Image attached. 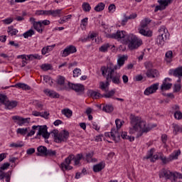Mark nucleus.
<instances>
[{
    "label": "nucleus",
    "instance_id": "f257e3e1",
    "mask_svg": "<svg viewBox=\"0 0 182 182\" xmlns=\"http://www.w3.org/2000/svg\"><path fill=\"white\" fill-rule=\"evenodd\" d=\"M127 59L128 56L124 55L118 58L117 65H114L113 63L109 62L107 63V66L101 67L102 75H106V73H108L107 79H112L114 85H120V74L116 70L120 69L122 66L124 65V63Z\"/></svg>",
    "mask_w": 182,
    "mask_h": 182
},
{
    "label": "nucleus",
    "instance_id": "f03ea898",
    "mask_svg": "<svg viewBox=\"0 0 182 182\" xmlns=\"http://www.w3.org/2000/svg\"><path fill=\"white\" fill-rule=\"evenodd\" d=\"M106 38H109V39H117L120 41L122 39L124 43H129V48L131 50L134 49H137L140 46H141L142 41L139 39L137 36L133 34L127 35V33L124 31H117L115 33L107 34Z\"/></svg>",
    "mask_w": 182,
    "mask_h": 182
},
{
    "label": "nucleus",
    "instance_id": "7ed1b4c3",
    "mask_svg": "<svg viewBox=\"0 0 182 182\" xmlns=\"http://www.w3.org/2000/svg\"><path fill=\"white\" fill-rule=\"evenodd\" d=\"M130 123L132 124V127H129V134H134V133H141L140 136L143 134V133H147V132H150V128L146 126V122L143 119H141L139 117L132 116L130 117Z\"/></svg>",
    "mask_w": 182,
    "mask_h": 182
},
{
    "label": "nucleus",
    "instance_id": "20e7f679",
    "mask_svg": "<svg viewBox=\"0 0 182 182\" xmlns=\"http://www.w3.org/2000/svg\"><path fill=\"white\" fill-rule=\"evenodd\" d=\"M115 124L117 126V128H112L110 132H106L105 134V140H107L108 143H112V141L107 139L108 138L112 139V140L115 141V143H119V141H120V132H119V129L122 127V126L123 125V122L120 121V119H117L115 120Z\"/></svg>",
    "mask_w": 182,
    "mask_h": 182
},
{
    "label": "nucleus",
    "instance_id": "39448f33",
    "mask_svg": "<svg viewBox=\"0 0 182 182\" xmlns=\"http://www.w3.org/2000/svg\"><path fill=\"white\" fill-rule=\"evenodd\" d=\"M38 127V132L36 136V139H41L39 136H42L43 139H49L50 136V133L48 132V127L46 125H34L32 127L33 130L28 133L27 137H31L35 134V130H36Z\"/></svg>",
    "mask_w": 182,
    "mask_h": 182
},
{
    "label": "nucleus",
    "instance_id": "423d86ee",
    "mask_svg": "<svg viewBox=\"0 0 182 182\" xmlns=\"http://www.w3.org/2000/svg\"><path fill=\"white\" fill-rule=\"evenodd\" d=\"M51 134L55 143L68 141V139H69V132L66 130H63V132L59 133V131L54 129L51 132Z\"/></svg>",
    "mask_w": 182,
    "mask_h": 182
},
{
    "label": "nucleus",
    "instance_id": "0eeeda50",
    "mask_svg": "<svg viewBox=\"0 0 182 182\" xmlns=\"http://www.w3.org/2000/svg\"><path fill=\"white\" fill-rule=\"evenodd\" d=\"M159 178H165V180H171V182H176V174L166 168H162L159 173Z\"/></svg>",
    "mask_w": 182,
    "mask_h": 182
},
{
    "label": "nucleus",
    "instance_id": "6e6552de",
    "mask_svg": "<svg viewBox=\"0 0 182 182\" xmlns=\"http://www.w3.org/2000/svg\"><path fill=\"white\" fill-rule=\"evenodd\" d=\"M75 159V155L70 154L65 159L64 162H62L60 165V168L63 171H65V170H72L73 167L70 166V163H72V160Z\"/></svg>",
    "mask_w": 182,
    "mask_h": 182
},
{
    "label": "nucleus",
    "instance_id": "1a4fd4ad",
    "mask_svg": "<svg viewBox=\"0 0 182 182\" xmlns=\"http://www.w3.org/2000/svg\"><path fill=\"white\" fill-rule=\"evenodd\" d=\"M70 89L75 90L77 95H85V85L82 84L68 83Z\"/></svg>",
    "mask_w": 182,
    "mask_h": 182
},
{
    "label": "nucleus",
    "instance_id": "9d476101",
    "mask_svg": "<svg viewBox=\"0 0 182 182\" xmlns=\"http://www.w3.org/2000/svg\"><path fill=\"white\" fill-rule=\"evenodd\" d=\"M172 0H158L159 6H156L154 9V12H158V11H164L166 6H168L169 4H171Z\"/></svg>",
    "mask_w": 182,
    "mask_h": 182
},
{
    "label": "nucleus",
    "instance_id": "9b49d317",
    "mask_svg": "<svg viewBox=\"0 0 182 182\" xmlns=\"http://www.w3.org/2000/svg\"><path fill=\"white\" fill-rule=\"evenodd\" d=\"M77 52V50L76 49V47L74 46H69L66 47L62 53L63 58H66V56H69V55L72 53H76Z\"/></svg>",
    "mask_w": 182,
    "mask_h": 182
},
{
    "label": "nucleus",
    "instance_id": "f8f14e48",
    "mask_svg": "<svg viewBox=\"0 0 182 182\" xmlns=\"http://www.w3.org/2000/svg\"><path fill=\"white\" fill-rule=\"evenodd\" d=\"M159 90V83H155L151 85L150 87H147L144 94L146 96H149V95H153V93H156Z\"/></svg>",
    "mask_w": 182,
    "mask_h": 182
},
{
    "label": "nucleus",
    "instance_id": "ddd939ff",
    "mask_svg": "<svg viewBox=\"0 0 182 182\" xmlns=\"http://www.w3.org/2000/svg\"><path fill=\"white\" fill-rule=\"evenodd\" d=\"M102 76H106V82H100V88L101 90H103L104 92H107L109 90H107V86H109V82H113V80L108 79L109 77V73H106L105 75H102Z\"/></svg>",
    "mask_w": 182,
    "mask_h": 182
},
{
    "label": "nucleus",
    "instance_id": "4468645a",
    "mask_svg": "<svg viewBox=\"0 0 182 182\" xmlns=\"http://www.w3.org/2000/svg\"><path fill=\"white\" fill-rule=\"evenodd\" d=\"M147 77L151 79H155V77H159L160 76V73L157 70L149 69L146 71V73Z\"/></svg>",
    "mask_w": 182,
    "mask_h": 182
},
{
    "label": "nucleus",
    "instance_id": "2eb2a0df",
    "mask_svg": "<svg viewBox=\"0 0 182 182\" xmlns=\"http://www.w3.org/2000/svg\"><path fill=\"white\" fill-rule=\"evenodd\" d=\"M12 119L13 120H18V126H22L23 124H25V123H29V120H31V118H22L19 116H14L12 117Z\"/></svg>",
    "mask_w": 182,
    "mask_h": 182
},
{
    "label": "nucleus",
    "instance_id": "dca6fc26",
    "mask_svg": "<svg viewBox=\"0 0 182 182\" xmlns=\"http://www.w3.org/2000/svg\"><path fill=\"white\" fill-rule=\"evenodd\" d=\"M105 167H106V164L105 162H100L93 166V171L94 173H100Z\"/></svg>",
    "mask_w": 182,
    "mask_h": 182
},
{
    "label": "nucleus",
    "instance_id": "f3484780",
    "mask_svg": "<svg viewBox=\"0 0 182 182\" xmlns=\"http://www.w3.org/2000/svg\"><path fill=\"white\" fill-rule=\"evenodd\" d=\"M48 150V148H46V146H39L38 148H37V153L36 154V156H46V151Z\"/></svg>",
    "mask_w": 182,
    "mask_h": 182
},
{
    "label": "nucleus",
    "instance_id": "a211bd4d",
    "mask_svg": "<svg viewBox=\"0 0 182 182\" xmlns=\"http://www.w3.org/2000/svg\"><path fill=\"white\" fill-rule=\"evenodd\" d=\"M159 35L158 36H162L165 38V39H167V38L170 36V34L168 33V31H167V29H166V27L164 26L161 27V28H159Z\"/></svg>",
    "mask_w": 182,
    "mask_h": 182
},
{
    "label": "nucleus",
    "instance_id": "6ab92c4d",
    "mask_svg": "<svg viewBox=\"0 0 182 182\" xmlns=\"http://www.w3.org/2000/svg\"><path fill=\"white\" fill-rule=\"evenodd\" d=\"M4 106H6V109H9V110H11V109H14V107H16L18 106V102L16 101H6L4 103Z\"/></svg>",
    "mask_w": 182,
    "mask_h": 182
},
{
    "label": "nucleus",
    "instance_id": "aec40b11",
    "mask_svg": "<svg viewBox=\"0 0 182 182\" xmlns=\"http://www.w3.org/2000/svg\"><path fill=\"white\" fill-rule=\"evenodd\" d=\"M87 95H88V96H90V97H92V99H99L100 96L102 97V95H100V92L93 91L92 90H89L87 92Z\"/></svg>",
    "mask_w": 182,
    "mask_h": 182
},
{
    "label": "nucleus",
    "instance_id": "412c9836",
    "mask_svg": "<svg viewBox=\"0 0 182 182\" xmlns=\"http://www.w3.org/2000/svg\"><path fill=\"white\" fill-rule=\"evenodd\" d=\"M168 80H171L170 78H166L165 82H163V84L161 86V90H169V89H171V86H173V84L168 83L166 84V82Z\"/></svg>",
    "mask_w": 182,
    "mask_h": 182
},
{
    "label": "nucleus",
    "instance_id": "4be33fe9",
    "mask_svg": "<svg viewBox=\"0 0 182 182\" xmlns=\"http://www.w3.org/2000/svg\"><path fill=\"white\" fill-rule=\"evenodd\" d=\"M139 32L141 35L147 36V38H151V36H153V32L151 31H146L144 28H139Z\"/></svg>",
    "mask_w": 182,
    "mask_h": 182
},
{
    "label": "nucleus",
    "instance_id": "5701e85b",
    "mask_svg": "<svg viewBox=\"0 0 182 182\" xmlns=\"http://www.w3.org/2000/svg\"><path fill=\"white\" fill-rule=\"evenodd\" d=\"M165 60L167 63H171L173 62V51L168 50L165 54Z\"/></svg>",
    "mask_w": 182,
    "mask_h": 182
},
{
    "label": "nucleus",
    "instance_id": "b1692460",
    "mask_svg": "<svg viewBox=\"0 0 182 182\" xmlns=\"http://www.w3.org/2000/svg\"><path fill=\"white\" fill-rule=\"evenodd\" d=\"M180 154H181V151L180 149L174 151L171 155H169V160H177Z\"/></svg>",
    "mask_w": 182,
    "mask_h": 182
},
{
    "label": "nucleus",
    "instance_id": "393cba45",
    "mask_svg": "<svg viewBox=\"0 0 182 182\" xmlns=\"http://www.w3.org/2000/svg\"><path fill=\"white\" fill-rule=\"evenodd\" d=\"M114 110V107L112 105H103L102 112H105V113H112Z\"/></svg>",
    "mask_w": 182,
    "mask_h": 182
},
{
    "label": "nucleus",
    "instance_id": "a878e982",
    "mask_svg": "<svg viewBox=\"0 0 182 182\" xmlns=\"http://www.w3.org/2000/svg\"><path fill=\"white\" fill-rule=\"evenodd\" d=\"M55 46H56V45L53 44L52 46H48L46 47L43 48V49L41 50L42 55H46V53H49L50 50H53V48H55Z\"/></svg>",
    "mask_w": 182,
    "mask_h": 182
},
{
    "label": "nucleus",
    "instance_id": "bb28decb",
    "mask_svg": "<svg viewBox=\"0 0 182 182\" xmlns=\"http://www.w3.org/2000/svg\"><path fill=\"white\" fill-rule=\"evenodd\" d=\"M13 87H18V89H23V90H31V87L25 83H17Z\"/></svg>",
    "mask_w": 182,
    "mask_h": 182
},
{
    "label": "nucleus",
    "instance_id": "cd10ccee",
    "mask_svg": "<svg viewBox=\"0 0 182 182\" xmlns=\"http://www.w3.org/2000/svg\"><path fill=\"white\" fill-rule=\"evenodd\" d=\"M33 28L36 29V31H37V32H39V33H42V32H43V28H42L41 21H37V23H34Z\"/></svg>",
    "mask_w": 182,
    "mask_h": 182
},
{
    "label": "nucleus",
    "instance_id": "c85d7f7f",
    "mask_svg": "<svg viewBox=\"0 0 182 182\" xmlns=\"http://www.w3.org/2000/svg\"><path fill=\"white\" fill-rule=\"evenodd\" d=\"M44 92L48 94L50 97H54L58 99L59 97V95L55 91H50L49 90H44Z\"/></svg>",
    "mask_w": 182,
    "mask_h": 182
},
{
    "label": "nucleus",
    "instance_id": "c756f323",
    "mask_svg": "<svg viewBox=\"0 0 182 182\" xmlns=\"http://www.w3.org/2000/svg\"><path fill=\"white\" fill-rule=\"evenodd\" d=\"M121 137L125 140H129V141H134V136H130L127 135V132H122L120 134Z\"/></svg>",
    "mask_w": 182,
    "mask_h": 182
},
{
    "label": "nucleus",
    "instance_id": "7c9ffc66",
    "mask_svg": "<svg viewBox=\"0 0 182 182\" xmlns=\"http://www.w3.org/2000/svg\"><path fill=\"white\" fill-rule=\"evenodd\" d=\"M173 134L176 135L178 133H182V127L180 125L173 124Z\"/></svg>",
    "mask_w": 182,
    "mask_h": 182
},
{
    "label": "nucleus",
    "instance_id": "2f4dec72",
    "mask_svg": "<svg viewBox=\"0 0 182 182\" xmlns=\"http://www.w3.org/2000/svg\"><path fill=\"white\" fill-rule=\"evenodd\" d=\"M61 113L66 117H72L73 112L70 109H63L61 110Z\"/></svg>",
    "mask_w": 182,
    "mask_h": 182
},
{
    "label": "nucleus",
    "instance_id": "473e14b6",
    "mask_svg": "<svg viewBox=\"0 0 182 182\" xmlns=\"http://www.w3.org/2000/svg\"><path fill=\"white\" fill-rule=\"evenodd\" d=\"M82 8L84 12H90V9H92V6H90V4L87 2H84L82 5Z\"/></svg>",
    "mask_w": 182,
    "mask_h": 182
},
{
    "label": "nucleus",
    "instance_id": "72a5a7b5",
    "mask_svg": "<svg viewBox=\"0 0 182 182\" xmlns=\"http://www.w3.org/2000/svg\"><path fill=\"white\" fill-rule=\"evenodd\" d=\"M105 6L106 5L104 4V3H99L95 7V12H102L105 9Z\"/></svg>",
    "mask_w": 182,
    "mask_h": 182
},
{
    "label": "nucleus",
    "instance_id": "f704fd0d",
    "mask_svg": "<svg viewBox=\"0 0 182 182\" xmlns=\"http://www.w3.org/2000/svg\"><path fill=\"white\" fill-rule=\"evenodd\" d=\"M45 157H56V151L47 149Z\"/></svg>",
    "mask_w": 182,
    "mask_h": 182
},
{
    "label": "nucleus",
    "instance_id": "c9c22d12",
    "mask_svg": "<svg viewBox=\"0 0 182 182\" xmlns=\"http://www.w3.org/2000/svg\"><path fill=\"white\" fill-rule=\"evenodd\" d=\"M33 35H35V31L33 29H30L24 33L23 36L25 38V39H28V38H31Z\"/></svg>",
    "mask_w": 182,
    "mask_h": 182
},
{
    "label": "nucleus",
    "instance_id": "e433bc0d",
    "mask_svg": "<svg viewBox=\"0 0 182 182\" xmlns=\"http://www.w3.org/2000/svg\"><path fill=\"white\" fill-rule=\"evenodd\" d=\"M8 33H10L11 36H14V35H16L18 33V30L16 28H14V26H11L8 27Z\"/></svg>",
    "mask_w": 182,
    "mask_h": 182
},
{
    "label": "nucleus",
    "instance_id": "4c0bfd02",
    "mask_svg": "<svg viewBox=\"0 0 182 182\" xmlns=\"http://www.w3.org/2000/svg\"><path fill=\"white\" fill-rule=\"evenodd\" d=\"M115 93H116V91L114 90H112L111 91L108 92L107 93L102 95V97H106V99H110L111 97H113V96H114Z\"/></svg>",
    "mask_w": 182,
    "mask_h": 182
},
{
    "label": "nucleus",
    "instance_id": "58836bf2",
    "mask_svg": "<svg viewBox=\"0 0 182 182\" xmlns=\"http://www.w3.org/2000/svg\"><path fill=\"white\" fill-rule=\"evenodd\" d=\"M150 22H151V20H150V18H145L144 20H143L141 23V29H144L145 28H147V26L149 25V23H150Z\"/></svg>",
    "mask_w": 182,
    "mask_h": 182
},
{
    "label": "nucleus",
    "instance_id": "ea45409f",
    "mask_svg": "<svg viewBox=\"0 0 182 182\" xmlns=\"http://www.w3.org/2000/svg\"><path fill=\"white\" fill-rule=\"evenodd\" d=\"M82 157H83V155L78 154L76 155V156H74V161H75V166H78L80 163V160H82Z\"/></svg>",
    "mask_w": 182,
    "mask_h": 182
},
{
    "label": "nucleus",
    "instance_id": "a19ab883",
    "mask_svg": "<svg viewBox=\"0 0 182 182\" xmlns=\"http://www.w3.org/2000/svg\"><path fill=\"white\" fill-rule=\"evenodd\" d=\"M36 15H50V10H38L36 12Z\"/></svg>",
    "mask_w": 182,
    "mask_h": 182
},
{
    "label": "nucleus",
    "instance_id": "79ce46f5",
    "mask_svg": "<svg viewBox=\"0 0 182 182\" xmlns=\"http://www.w3.org/2000/svg\"><path fill=\"white\" fill-rule=\"evenodd\" d=\"M61 13L62 9L50 10V15L54 17L59 16V15H60Z\"/></svg>",
    "mask_w": 182,
    "mask_h": 182
},
{
    "label": "nucleus",
    "instance_id": "37998d69",
    "mask_svg": "<svg viewBox=\"0 0 182 182\" xmlns=\"http://www.w3.org/2000/svg\"><path fill=\"white\" fill-rule=\"evenodd\" d=\"M18 134H21V136H25L28 133V128H18L16 130Z\"/></svg>",
    "mask_w": 182,
    "mask_h": 182
},
{
    "label": "nucleus",
    "instance_id": "c03bdc74",
    "mask_svg": "<svg viewBox=\"0 0 182 182\" xmlns=\"http://www.w3.org/2000/svg\"><path fill=\"white\" fill-rule=\"evenodd\" d=\"M164 39H166V37H162V36H158L156 40L158 45L163 46V45H164Z\"/></svg>",
    "mask_w": 182,
    "mask_h": 182
},
{
    "label": "nucleus",
    "instance_id": "a18cd8bd",
    "mask_svg": "<svg viewBox=\"0 0 182 182\" xmlns=\"http://www.w3.org/2000/svg\"><path fill=\"white\" fill-rule=\"evenodd\" d=\"M43 80L46 82V83H49L50 86H52V85H53V81L52 80V78L48 75H44Z\"/></svg>",
    "mask_w": 182,
    "mask_h": 182
},
{
    "label": "nucleus",
    "instance_id": "49530a36",
    "mask_svg": "<svg viewBox=\"0 0 182 182\" xmlns=\"http://www.w3.org/2000/svg\"><path fill=\"white\" fill-rule=\"evenodd\" d=\"M27 58L30 60H32V59H38V60H41V59H42V55H39L38 54L29 55H27Z\"/></svg>",
    "mask_w": 182,
    "mask_h": 182
},
{
    "label": "nucleus",
    "instance_id": "de8ad7c7",
    "mask_svg": "<svg viewBox=\"0 0 182 182\" xmlns=\"http://www.w3.org/2000/svg\"><path fill=\"white\" fill-rule=\"evenodd\" d=\"M109 48H110V44L109 43L104 44L100 48V52H103V53L107 52V50L109 49Z\"/></svg>",
    "mask_w": 182,
    "mask_h": 182
},
{
    "label": "nucleus",
    "instance_id": "09e8293b",
    "mask_svg": "<svg viewBox=\"0 0 182 182\" xmlns=\"http://www.w3.org/2000/svg\"><path fill=\"white\" fill-rule=\"evenodd\" d=\"M82 75V70L80 68H75L73 70V77H79Z\"/></svg>",
    "mask_w": 182,
    "mask_h": 182
},
{
    "label": "nucleus",
    "instance_id": "8fccbe9b",
    "mask_svg": "<svg viewBox=\"0 0 182 182\" xmlns=\"http://www.w3.org/2000/svg\"><path fill=\"white\" fill-rule=\"evenodd\" d=\"M41 68L43 70L46 72V70H50V69H52V65L50 64H43Z\"/></svg>",
    "mask_w": 182,
    "mask_h": 182
},
{
    "label": "nucleus",
    "instance_id": "3c124183",
    "mask_svg": "<svg viewBox=\"0 0 182 182\" xmlns=\"http://www.w3.org/2000/svg\"><path fill=\"white\" fill-rule=\"evenodd\" d=\"M173 116L176 120H181L182 119V112L181 111L175 112Z\"/></svg>",
    "mask_w": 182,
    "mask_h": 182
},
{
    "label": "nucleus",
    "instance_id": "603ef678",
    "mask_svg": "<svg viewBox=\"0 0 182 182\" xmlns=\"http://www.w3.org/2000/svg\"><path fill=\"white\" fill-rule=\"evenodd\" d=\"M58 85L62 86V85H65V77L60 76L57 80Z\"/></svg>",
    "mask_w": 182,
    "mask_h": 182
},
{
    "label": "nucleus",
    "instance_id": "864d4df0",
    "mask_svg": "<svg viewBox=\"0 0 182 182\" xmlns=\"http://www.w3.org/2000/svg\"><path fill=\"white\" fill-rule=\"evenodd\" d=\"M3 23L5 25H9L14 22V18H8L4 20H2Z\"/></svg>",
    "mask_w": 182,
    "mask_h": 182
},
{
    "label": "nucleus",
    "instance_id": "5fc2aeb1",
    "mask_svg": "<svg viewBox=\"0 0 182 182\" xmlns=\"http://www.w3.org/2000/svg\"><path fill=\"white\" fill-rule=\"evenodd\" d=\"M33 103L36 106V107L41 109V110L43 109V105H42V102H39L38 100H35Z\"/></svg>",
    "mask_w": 182,
    "mask_h": 182
},
{
    "label": "nucleus",
    "instance_id": "6e6d98bb",
    "mask_svg": "<svg viewBox=\"0 0 182 182\" xmlns=\"http://www.w3.org/2000/svg\"><path fill=\"white\" fill-rule=\"evenodd\" d=\"M161 160L162 161L164 164H167L168 163H170V161H172V160H170V156H168V158L161 157Z\"/></svg>",
    "mask_w": 182,
    "mask_h": 182
},
{
    "label": "nucleus",
    "instance_id": "4d7b16f0",
    "mask_svg": "<svg viewBox=\"0 0 182 182\" xmlns=\"http://www.w3.org/2000/svg\"><path fill=\"white\" fill-rule=\"evenodd\" d=\"M153 154H154V149H151L145 159H151V157H153Z\"/></svg>",
    "mask_w": 182,
    "mask_h": 182
},
{
    "label": "nucleus",
    "instance_id": "13d9d810",
    "mask_svg": "<svg viewBox=\"0 0 182 182\" xmlns=\"http://www.w3.org/2000/svg\"><path fill=\"white\" fill-rule=\"evenodd\" d=\"M0 103H3V105H5V103H6V95L0 94Z\"/></svg>",
    "mask_w": 182,
    "mask_h": 182
},
{
    "label": "nucleus",
    "instance_id": "bf43d9fd",
    "mask_svg": "<svg viewBox=\"0 0 182 182\" xmlns=\"http://www.w3.org/2000/svg\"><path fill=\"white\" fill-rule=\"evenodd\" d=\"M9 166H11V164L9 163H4L1 165V166L0 167L1 170H6L9 168Z\"/></svg>",
    "mask_w": 182,
    "mask_h": 182
},
{
    "label": "nucleus",
    "instance_id": "052dcab7",
    "mask_svg": "<svg viewBox=\"0 0 182 182\" xmlns=\"http://www.w3.org/2000/svg\"><path fill=\"white\" fill-rule=\"evenodd\" d=\"M180 90H181V85H180V84H175L173 91L177 92H180Z\"/></svg>",
    "mask_w": 182,
    "mask_h": 182
},
{
    "label": "nucleus",
    "instance_id": "680f3d73",
    "mask_svg": "<svg viewBox=\"0 0 182 182\" xmlns=\"http://www.w3.org/2000/svg\"><path fill=\"white\" fill-rule=\"evenodd\" d=\"M41 23L42 25V27L43 26V25L45 26H47L48 25H50V21L49 20H43L41 21Z\"/></svg>",
    "mask_w": 182,
    "mask_h": 182
},
{
    "label": "nucleus",
    "instance_id": "e2e57ef3",
    "mask_svg": "<svg viewBox=\"0 0 182 182\" xmlns=\"http://www.w3.org/2000/svg\"><path fill=\"white\" fill-rule=\"evenodd\" d=\"M26 153L28 156L33 154V153H35V148H30L27 149Z\"/></svg>",
    "mask_w": 182,
    "mask_h": 182
},
{
    "label": "nucleus",
    "instance_id": "0e129e2a",
    "mask_svg": "<svg viewBox=\"0 0 182 182\" xmlns=\"http://www.w3.org/2000/svg\"><path fill=\"white\" fill-rule=\"evenodd\" d=\"M172 110L173 112H180V106L175 105L172 106Z\"/></svg>",
    "mask_w": 182,
    "mask_h": 182
},
{
    "label": "nucleus",
    "instance_id": "69168bd1",
    "mask_svg": "<svg viewBox=\"0 0 182 182\" xmlns=\"http://www.w3.org/2000/svg\"><path fill=\"white\" fill-rule=\"evenodd\" d=\"M114 9H116V6L114 4H110L108 7V11L109 12H112V11H113V12H114Z\"/></svg>",
    "mask_w": 182,
    "mask_h": 182
},
{
    "label": "nucleus",
    "instance_id": "338daca9",
    "mask_svg": "<svg viewBox=\"0 0 182 182\" xmlns=\"http://www.w3.org/2000/svg\"><path fill=\"white\" fill-rule=\"evenodd\" d=\"M23 144H15V143H12L10 144V147H23Z\"/></svg>",
    "mask_w": 182,
    "mask_h": 182
},
{
    "label": "nucleus",
    "instance_id": "774afa93",
    "mask_svg": "<svg viewBox=\"0 0 182 182\" xmlns=\"http://www.w3.org/2000/svg\"><path fill=\"white\" fill-rule=\"evenodd\" d=\"M173 174L176 176L175 182L177 181V178H182V174L178 172H174Z\"/></svg>",
    "mask_w": 182,
    "mask_h": 182
}]
</instances>
